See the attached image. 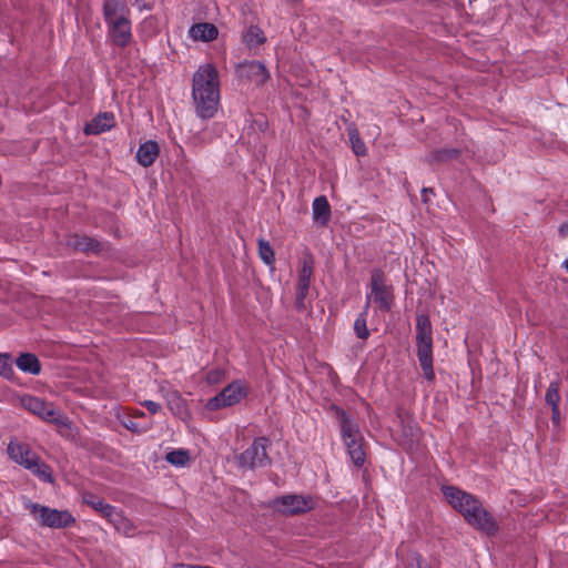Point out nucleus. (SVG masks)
I'll return each instance as SVG.
<instances>
[{
	"label": "nucleus",
	"mask_w": 568,
	"mask_h": 568,
	"mask_svg": "<svg viewBox=\"0 0 568 568\" xmlns=\"http://www.w3.org/2000/svg\"><path fill=\"white\" fill-rule=\"evenodd\" d=\"M265 438H258L240 455V464L250 468L265 466L268 463Z\"/></svg>",
	"instance_id": "nucleus-11"
},
{
	"label": "nucleus",
	"mask_w": 568,
	"mask_h": 568,
	"mask_svg": "<svg viewBox=\"0 0 568 568\" xmlns=\"http://www.w3.org/2000/svg\"><path fill=\"white\" fill-rule=\"evenodd\" d=\"M394 301L393 287L385 281V275L379 270H374L371 276V290L366 294V306L371 303L382 312H388Z\"/></svg>",
	"instance_id": "nucleus-6"
},
{
	"label": "nucleus",
	"mask_w": 568,
	"mask_h": 568,
	"mask_svg": "<svg viewBox=\"0 0 568 568\" xmlns=\"http://www.w3.org/2000/svg\"><path fill=\"white\" fill-rule=\"evenodd\" d=\"M142 405L152 414H156L161 409L160 404L153 400H145L142 403Z\"/></svg>",
	"instance_id": "nucleus-35"
},
{
	"label": "nucleus",
	"mask_w": 568,
	"mask_h": 568,
	"mask_svg": "<svg viewBox=\"0 0 568 568\" xmlns=\"http://www.w3.org/2000/svg\"><path fill=\"white\" fill-rule=\"evenodd\" d=\"M169 409L182 420H187L191 417L186 402L182 396L173 390L165 395Z\"/></svg>",
	"instance_id": "nucleus-19"
},
{
	"label": "nucleus",
	"mask_w": 568,
	"mask_h": 568,
	"mask_svg": "<svg viewBox=\"0 0 568 568\" xmlns=\"http://www.w3.org/2000/svg\"><path fill=\"white\" fill-rule=\"evenodd\" d=\"M84 501L89 506H91L97 513H99L103 518H106L109 516V513H111L112 508L114 507L92 495L85 496Z\"/></svg>",
	"instance_id": "nucleus-26"
},
{
	"label": "nucleus",
	"mask_w": 568,
	"mask_h": 568,
	"mask_svg": "<svg viewBox=\"0 0 568 568\" xmlns=\"http://www.w3.org/2000/svg\"><path fill=\"white\" fill-rule=\"evenodd\" d=\"M7 450L8 455L14 463L30 470L40 480L44 483L52 481L50 467L45 465L27 444L12 440L9 443Z\"/></svg>",
	"instance_id": "nucleus-3"
},
{
	"label": "nucleus",
	"mask_w": 568,
	"mask_h": 568,
	"mask_svg": "<svg viewBox=\"0 0 568 568\" xmlns=\"http://www.w3.org/2000/svg\"><path fill=\"white\" fill-rule=\"evenodd\" d=\"M26 508L42 527L64 528L71 526L75 520L68 510H58L36 503H28Z\"/></svg>",
	"instance_id": "nucleus-5"
},
{
	"label": "nucleus",
	"mask_w": 568,
	"mask_h": 568,
	"mask_svg": "<svg viewBox=\"0 0 568 568\" xmlns=\"http://www.w3.org/2000/svg\"><path fill=\"white\" fill-rule=\"evenodd\" d=\"M135 416L136 417H142V416H144V413L143 412H138V413H135Z\"/></svg>",
	"instance_id": "nucleus-39"
},
{
	"label": "nucleus",
	"mask_w": 568,
	"mask_h": 568,
	"mask_svg": "<svg viewBox=\"0 0 568 568\" xmlns=\"http://www.w3.org/2000/svg\"><path fill=\"white\" fill-rule=\"evenodd\" d=\"M443 494L447 503L464 516H468L469 509L474 499L476 498L471 494L464 491L455 486H444Z\"/></svg>",
	"instance_id": "nucleus-12"
},
{
	"label": "nucleus",
	"mask_w": 568,
	"mask_h": 568,
	"mask_svg": "<svg viewBox=\"0 0 568 568\" xmlns=\"http://www.w3.org/2000/svg\"><path fill=\"white\" fill-rule=\"evenodd\" d=\"M224 372L222 369H213L206 374V381L209 384H217L222 381Z\"/></svg>",
	"instance_id": "nucleus-34"
},
{
	"label": "nucleus",
	"mask_w": 568,
	"mask_h": 568,
	"mask_svg": "<svg viewBox=\"0 0 568 568\" xmlns=\"http://www.w3.org/2000/svg\"><path fill=\"white\" fill-rule=\"evenodd\" d=\"M341 420V434L352 462L361 467L365 463L364 438L356 423L345 412L338 413Z\"/></svg>",
	"instance_id": "nucleus-4"
},
{
	"label": "nucleus",
	"mask_w": 568,
	"mask_h": 568,
	"mask_svg": "<svg viewBox=\"0 0 568 568\" xmlns=\"http://www.w3.org/2000/svg\"><path fill=\"white\" fill-rule=\"evenodd\" d=\"M546 403L552 407H559L560 395H559V382H551L545 395Z\"/></svg>",
	"instance_id": "nucleus-28"
},
{
	"label": "nucleus",
	"mask_w": 568,
	"mask_h": 568,
	"mask_svg": "<svg viewBox=\"0 0 568 568\" xmlns=\"http://www.w3.org/2000/svg\"><path fill=\"white\" fill-rule=\"evenodd\" d=\"M160 153V146L155 141H146L140 144L136 152V161L142 166L152 165Z\"/></svg>",
	"instance_id": "nucleus-18"
},
{
	"label": "nucleus",
	"mask_w": 568,
	"mask_h": 568,
	"mask_svg": "<svg viewBox=\"0 0 568 568\" xmlns=\"http://www.w3.org/2000/svg\"><path fill=\"white\" fill-rule=\"evenodd\" d=\"M558 233L561 237H568V222L566 223H562L559 227H558Z\"/></svg>",
	"instance_id": "nucleus-37"
},
{
	"label": "nucleus",
	"mask_w": 568,
	"mask_h": 568,
	"mask_svg": "<svg viewBox=\"0 0 568 568\" xmlns=\"http://www.w3.org/2000/svg\"><path fill=\"white\" fill-rule=\"evenodd\" d=\"M165 460L175 467H184L190 462V452L183 448L173 449L166 454Z\"/></svg>",
	"instance_id": "nucleus-25"
},
{
	"label": "nucleus",
	"mask_w": 568,
	"mask_h": 568,
	"mask_svg": "<svg viewBox=\"0 0 568 568\" xmlns=\"http://www.w3.org/2000/svg\"><path fill=\"white\" fill-rule=\"evenodd\" d=\"M241 74L256 84H263L270 78L265 67L257 61L246 62L241 65Z\"/></svg>",
	"instance_id": "nucleus-16"
},
{
	"label": "nucleus",
	"mask_w": 568,
	"mask_h": 568,
	"mask_svg": "<svg viewBox=\"0 0 568 568\" xmlns=\"http://www.w3.org/2000/svg\"><path fill=\"white\" fill-rule=\"evenodd\" d=\"M562 266L568 272V258L564 261Z\"/></svg>",
	"instance_id": "nucleus-38"
},
{
	"label": "nucleus",
	"mask_w": 568,
	"mask_h": 568,
	"mask_svg": "<svg viewBox=\"0 0 568 568\" xmlns=\"http://www.w3.org/2000/svg\"><path fill=\"white\" fill-rule=\"evenodd\" d=\"M108 24L109 36L113 43L119 47L128 45L132 40L131 21L122 20L115 21Z\"/></svg>",
	"instance_id": "nucleus-14"
},
{
	"label": "nucleus",
	"mask_w": 568,
	"mask_h": 568,
	"mask_svg": "<svg viewBox=\"0 0 568 568\" xmlns=\"http://www.w3.org/2000/svg\"><path fill=\"white\" fill-rule=\"evenodd\" d=\"M192 99L197 116L211 119L215 115L220 104V78L213 64L200 65L194 72Z\"/></svg>",
	"instance_id": "nucleus-1"
},
{
	"label": "nucleus",
	"mask_w": 568,
	"mask_h": 568,
	"mask_svg": "<svg viewBox=\"0 0 568 568\" xmlns=\"http://www.w3.org/2000/svg\"><path fill=\"white\" fill-rule=\"evenodd\" d=\"M189 36L194 41L209 42L213 41L219 36L217 28L209 22H201L193 24L189 30Z\"/></svg>",
	"instance_id": "nucleus-17"
},
{
	"label": "nucleus",
	"mask_w": 568,
	"mask_h": 568,
	"mask_svg": "<svg viewBox=\"0 0 568 568\" xmlns=\"http://www.w3.org/2000/svg\"><path fill=\"white\" fill-rule=\"evenodd\" d=\"M21 405L30 413L38 416L40 419L47 423H53L57 425L64 424V416L62 412L57 408L52 403L45 402L42 398L36 396H23L21 398Z\"/></svg>",
	"instance_id": "nucleus-7"
},
{
	"label": "nucleus",
	"mask_w": 568,
	"mask_h": 568,
	"mask_svg": "<svg viewBox=\"0 0 568 568\" xmlns=\"http://www.w3.org/2000/svg\"><path fill=\"white\" fill-rule=\"evenodd\" d=\"M312 267L307 263H304L298 276L297 284V294H296V304L297 306H304V300L308 294L311 277H312Z\"/></svg>",
	"instance_id": "nucleus-20"
},
{
	"label": "nucleus",
	"mask_w": 568,
	"mask_h": 568,
	"mask_svg": "<svg viewBox=\"0 0 568 568\" xmlns=\"http://www.w3.org/2000/svg\"><path fill=\"white\" fill-rule=\"evenodd\" d=\"M258 253L262 258V261L267 264L272 265L274 263V252L268 244V242L264 240L258 241Z\"/></svg>",
	"instance_id": "nucleus-32"
},
{
	"label": "nucleus",
	"mask_w": 568,
	"mask_h": 568,
	"mask_svg": "<svg viewBox=\"0 0 568 568\" xmlns=\"http://www.w3.org/2000/svg\"><path fill=\"white\" fill-rule=\"evenodd\" d=\"M366 311H367V308H365V311L363 313H361L354 322L355 334L358 338H362V339L367 338L369 335V331L367 329V326H366Z\"/></svg>",
	"instance_id": "nucleus-31"
},
{
	"label": "nucleus",
	"mask_w": 568,
	"mask_h": 568,
	"mask_svg": "<svg viewBox=\"0 0 568 568\" xmlns=\"http://www.w3.org/2000/svg\"><path fill=\"white\" fill-rule=\"evenodd\" d=\"M469 509V515L464 516L465 520L475 527L484 531L487 535H494L497 531V525L493 518V516L484 508L480 500L477 498L474 499Z\"/></svg>",
	"instance_id": "nucleus-10"
},
{
	"label": "nucleus",
	"mask_w": 568,
	"mask_h": 568,
	"mask_svg": "<svg viewBox=\"0 0 568 568\" xmlns=\"http://www.w3.org/2000/svg\"><path fill=\"white\" fill-rule=\"evenodd\" d=\"M315 503L313 498L302 495H284L271 501V507L283 515H297L311 510Z\"/></svg>",
	"instance_id": "nucleus-8"
},
{
	"label": "nucleus",
	"mask_w": 568,
	"mask_h": 568,
	"mask_svg": "<svg viewBox=\"0 0 568 568\" xmlns=\"http://www.w3.org/2000/svg\"><path fill=\"white\" fill-rule=\"evenodd\" d=\"M16 364H17L18 368L23 373H28L31 375H39L41 372V364H40L38 357L31 353L21 354L17 358Z\"/></svg>",
	"instance_id": "nucleus-22"
},
{
	"label": "nucleus",
	"mask_w": 568,
	"mask_h": 568,
	"mask_svg": "<svg viewBox=\"0 0 568 568\" xmlns=\"http://www.w3.org/2000/svg\"><path fill=\"white\" fill-rule=\"evenodd\" d=\"M417 568H425V567H422L420 564H418V567Z\"/></svg>",
	"instance_id": "nucleus-40"
},
{
	"label": "nucleus",
	"mask_w": 568,
	"mask_h": 568,
	"mask_svg": "<svg viewBox=\"0 0 568 568\" xmlns=\"http://www.w3.org/2000/svg\"><path fill=\"white\" fill-rule=\"evenodd\" d=\"M103 16L106 23L130 19V9L124 0H104Z\"/></svg>",
	"instance_id": "nucleus-13"
},
{
	"label": "nucleus",
	"mask_w": 568,
	"mask_h": 568,
	"mask_svg": "<svg viewBox=\"0 0 568 568\" xmlns=\"http://www.w3.org/2000/svg\"><path fill=\"white\" fill-rule=\"evenodd\" d=\"M242 39H243V42L250 49L257 48L266 41L264 32L258 27H255V26L248 27L244 31Z\"/></svg>",
	"instance_id": "nucleus-24"
},
{
	"label": "nucleus",
	"mask_w": 568,
	"mask_h": 568,
	"mask_svg": "<svg viewBox=\"0 0 568 568\" xmlns=\"http://www.w3.org/2000/svg\"><path fill=\"white\" fill-rule=\"evenodd\" d=\"M115 124L114 114L111 112H103L94 116L84 128L87 134H100L109 131Z\"/></svg>",
	"instance_id": "nucleus-15"
},
{
	"label": "nucleus",
	"mask_w": 568,
	"mask_h": 568,
	"mask_svg": "<svg viewBox=\"0 0 568 568\" xmlns=\"http://www.w3.org/2000/svg\"><path fill=\"white\" fill-rule=\"evenodd\" d=\"M13 375L11 356L7 353H0V376L10 379Z\"/></svg>",
	"instance_id": "nucleus-30"
},
{
	"label": "nucleus",
	"mask_w": 568,
	"mask_h": 568,
	"mask_svg": "<svg viewBox=\"0 0 568 568\" xmlns=\"http://www.w3.org/2000/svg\"><path fill=\"white\" fill-rule=\"evenodd\" d=\"M118 531L125 536H130L133 532L132 523L123 515L121 510L113 507L109 516L105 518Z\"/></svg>",
	"instance_id": "nucleus-21"
},
{
	"label": "nucleus",
	"mask_w": 568,
	"mask_h": 568,
	"mask_svg": "<svg viewBox=\"0 0 568 568\" xmlns=\"http://www.w3.org/2000/svg\"><path fill=\"white\" fill-rule=\"evenodd\" d=\"M456 154H457V150H455V149L439 150V151H436L435 153H433L430 161L432 162H444V161H447V160L456 156Z\"/></svg>",
	"instance_id": "nucleus-33"
},
{
	"label": "nucleus",
	"mask_w": 568,
	"mask_h": 568,
	"mask_svg": "<svg viewBox=\"0 0 568 568\" xmlns=\"http://www.w3.org/2000/svg\"><path fill=\"white\" fill-rule=\"evenodd\" d=\"M432 333L433 329L429 317L425 314H419L416 318L417 357L424 376L428 381L434 378Z\"/></svg>",
	"instance_id": "nucleus-2"
},
{
	"label": "nucleus",
	"mask_w": 568,
	"mask_h": 568,
	"mask_svg": "<svg viewBox=\"0 0 568 568\" xmlns=\"http://www.w3.org/2000/svg\"><path fill=\"white\" fill-rule=\"evenodd\" d=\"M246 396V386L242 382H234L226 386L216 396L210 398L206 407L210 410L229 407L237 404Z\"/></svg>",
	"instance_id": "nucleus-9"
},
{
	"label": "nucleus",
	"mask_w": 568,
	"mask_h": 568,
	"mask_svg": "<svg viewBox=\"0 0 568 568\" xmlns=\"http://www.w3.org/2000/svg\"><path fill=\"white\" fill-rule=\"evenodd\" d=\"M348 138L354 153L358 156L365 155L367 150L356 129L348 130Z\"/></svg>",
	"instance_id": "nucleus-27"
},
{
	"label": "nucleus",
	"mask_w": 568,
	"mask_h": 568,
	"mask_svg": "<svg viewBox=\"0 0 568 568\" xmlns=\"http://www.w3.org/2000/svg\"><path fill=\"white\" fill-rule=\"evenodd\" d=\"M551 420L556 425H558L560 423V409H559V407H552L551 408Z\"/></svg>",
	"instance_id": "nucleus-36"
},
{
	"label": "nucleus",
	"mask_w": 568,
	"mask_h": 568,
	"mask_svg": "<svg viewBox=\"0 0 568 568\" xmlns=\"http://www.w3.org/2000/svg\"><path fill=\"white\" fill-rule=\"evenodd\" d=\"M313 219L314 221L326 224L331 216V207L325 196H318L313 202Z\"/></svg>",
	"instance_id": "nucleus-23"
},
{
	"label": "nucleus",
	"mask_w": 568,
	"mask_h": 568,
	"mask_svg": "<svg viewBox=\"0 0 568 568\" xmlns=\"http://www.w3.org/2000/svg\"><path fill=\"white\" fill-rule=\"evenodd\" d=\"M69 244L79 251H94L98 247V243H95L94 240L85 237V236L84 237L74 236L69 242Z\"/></svg>",
	"instance_id": "nucleus-29"
}]
</instances>
